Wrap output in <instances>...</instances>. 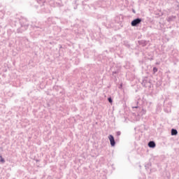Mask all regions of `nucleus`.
I'll list each match as a JSON object with an SVG mask.
<instances>
[{"instance_id": "obj_11", "label": "nucleus", "mask_w": 179, "mask_h": 179, "mask_svg": "<svg viewBox=\"0 0 179 179\" xmlns=\"http://www.w3.org/2000/svg\"><path fill=\"white\" fill-rule=\"evenodd\" d=\"M176 19H177V16L171 15V16L168 17L167 22H169L170 23L171 22H174V20H176Z\"/></svg>"}, {"instance_id": "obj_3", "label": "nucleus", "mask_w": 179, "mask_h": 179, "mask_svg": "<svg viewBox=\"0 0 179 179\" xmlns=\"http://www.w3.org/2000/svg\"><path fill=\"white\" fill-rule=\"evenodd\" d=\"M113 0H101L96 3L98 8H110L113 5Z\"/></svg>"}, {"instance_id": "obj_15", "label": "nucleus", "mask_w": 179, "mask_h": 179, "mask_svg": "<svg viewBox=\"0 0 179 179\" xmlns=\"http://www.w3.org/2000/svg\"><path fill=\"white\" fill-rule=\"evenodd\" d=\"M123 45L124 47H127V48H131V44H129V42L128 41H124L123 42Z\"/></svg>"}, {"instance_id": "obj_12", "label": "nucleus", "mask_w": 179, "mask_h": 179, "mask_svg": "<svg viewBox=\"0 0 179 179\" xmlns=\"http://www.w3.org/2000/svg\"><path fill=\"white\" fill-rule=\"evenodd\" d=\"M178 131H177V129H171V135L172 136H176L178 135Z\"/></svg>"}, {"instance_id": "obj_8", "label": "nucleus", "mask_w": 179, "mask_h": 179, "mask_svg": "<svg viewBox=\"0 0 179 179\" xmlns=\"http://www.w3.org/2000/svg\"><path fill=\"white\" fill-rule=\"evenodd\" d=\"M138 43L139 45H141V47H146L149 43V41L140 40V41H138Z\"/></svg>"}, {"instance_id": "obj_16", "label": "nucleus", "mask_w": 179, "mask_h": 179, "mask_svg": "<svg viewBox=\"0 0 179 179\" xmlns=\"http://www.w3.org/2000/svg\"><path fill=\"white\" fill-rule=\"evenodd\" d=\"M124 0H112V4L113 3H121V2H123Z\"/></svg>"}, {"instance_id": "obj_21", "label": "nucleus", "mask_w": 179, "mask_h": 179, "mask_svg": "<svg viewBox=\"0 0 179 179\" xmlns=\"http://www.w3.org/2000/svg\"><path fill=\"white\" fill-rule=\"evenodd\" d=\"M121 135V131H118L116 132V136H120Z\"/></svg>"}, {"instance_id": "obj_26", "label": "nucleus", "mask_w": 179, "mask_h": 179, "mask_svg": "<svg viewBox=\"0 0 179 179\" xmlns=\"http://www.w3.org/2000/svg\"><path fill=\"white\" fill-rule=\"evenodd\" d=\"M132 12L133 13H136V11L135 10V9H132Z\"/></svg>"}, {"instance_id": "obj_22", "label": "nucleus", "mask_w": 179, "mask_h": 179, "mask_svg": "<svg viewBox=\"0 0 179 179\" xmlns=\"http://www.w3.org/2000/svg\"><path fill=\"white\" fill-rule=\"evenodd\" d=\"M149 166H150V164H146V165L145 166V169L149 170Z\"/></svg>"}, {"instance_id": "obj_13", "label": "nucleus", "mask_w": 179, "mask_h": 179, "mask_svg": "<svg viewBox=\"0 0 179 179\" xmlns=\"http://www.w3.org/2000/svg\"><path fill=\"white\" fill-rule=\"evenodd\" d=\"M72 2V4L73 6V9L76 10L78 9V0H71Z\"/></svg>"}, {"instance_id": "obj_5", "label": "nucleus", "mask_w": 179, "mask_h": 179, "mask_svg": "<svg viewBox=\"0 0 179 179\" xmlns=\"http://www.w3.org/2000/svg\"><path fill=\"white\" fill-rule=\"evenodd\" d=\"M142 18L141 17H137V18H135L134 20H133L131 22V26L132 27H138V26H139V24H142Z\"/></svg>"}, {"instance_id": "obj_9", "label": "nucleus", "mask_w": 179, "mask_h": 179, "mask_svg": "<svg viewBox=\"0 0 179 179\" xmlns=\"http://www.w3.org/2000/svg\"><path fill=\"white\" fill-rule=\"evenodd\" d=\"M148 146L150 149H155L156 148V143L154 141H150L148 142Z\"/></svg>"}, {"instance_id": "obj_20", "label": "nucleus", "mask_w": 179, "mask_h": 179, "mask_svg": "<svg viewBox=\"0 0 179 179\" xmlns=\"http://www.w3.org/2000/svg\"><path fill=\"white\" fill-rule=\"evenodd\" d=\"M152 71H153L154 73H156V72H157V71H158L157 67H153Z\"/></svg>"}, {"instance_id": "obj_4", "label": "nucleus", "mask_w": 179, "mask_h": 179, "mask_svg": "<svg viewBox=\"0 0 179 179\" xmlns=\"http://www.w3.org/2000/svg\"><path fill=\"white\" fill-rule=\"evenodd\" d=\"M141 85L143 87H148V89H150V87H152V81L150 78L148 76L143 77Z\"/></svg>"}, {"instance_id": "obj_23", "label": "nucleus", "mask_w": 179, "mask_h": 179, "mask_svg": "<svg viewBox=\"0 0 179 179\" xmlns=\"http://www.w3.org/2000/svg\"><path fill=\"white\" fill-rule=\"evenodd\" d=\"M1 15H5V11L3 10H1L0 11Z\"/></svg>"}, {"instance_id": "obj_29", "label": "nucleus", "mask_w": 179, "mask_h": 179, "mask_svg": "<svg viewBox=\"0 0 179 179\" xmlns=\"http://www.w3.org/2000/svg\"><path fill=\"white\" fill-rule=\"evenodd\" d=\"M38 162H40V160L36 159V163Z\"/></svg>"}, {"instance_id": "obj_10", "label": "nucleus", "mask_w": 179, "mask_h": 179, "mask_svg": "<svg viewBox=\"0 0 179 179\" xmlns=\"http://www.w3.org/2000/svg\"><path fill=\"white\" fill-rule=\"evenodd\" d=\"M102 24H103V26H106V27H108V29H111V27H114L115 26V24H114V22H108V26L106 22H103Z\"/></svg>"}, {"instance_id": "obj_19", "label": "nucleus", "mask_w": 179, "mask_h": 179, "mask_svg": "<svg viewBox=\"0 0 179 179\" xmlns=\"http://www.w3.org/2000/svg\"><path fill=\"white\" fill-rule=\"evenodd\" d=\"M108 103H110V104L113 103V98L111 96H109L108 98Z\"/></svg>"}, {"instance_id": "obj_2", "label": "nucleus", "mask_w": 179, "mask_h": 179, "mask_svg": "<svg viewBox=\"0 0 179 179\" xmlns=\"http://www.w3.org/2000/svg\"><path fill=\"white\" fill-rule=\"evenodd\" d=\"M20 27L17 29V33L22 34L23 31H26L29 27V23H27V19L21 18L19 20Z\"/></svg>"}, {"instance_id": "obj_28", "label": "nucleus", "mask_w": 179, "mask_h": 179, "mask_svg": "<svg viewBox=\"0 0 179 179\" xmlns=\"http://www.w3.org/2000/svg\"><path fill=\"white\" fill-rule=\"evenodd\" d=\"M57 87H58V86H55V87H53V89H55V90H57Z\"/></svg>"}, {"instance_id": "obj_18", "label": "nucleus", "mask_w": 179, "mask_h": 179, "mask_svg": "<svg viewBox=\"0 0 179 179\" xmlns=\"http://www.w3.org/2000/svg\"><path fill=\"white\" fill-rule=\"evenodd\" d=\"M118 73H120V71L119 70H116V71H113V72H112V75L114 76V75H117V74H118Z\"/></svg>"}, {"instance_id": "obj_17", "label": "nucleus", "mask_w": 179, "mask_h": 179, "mask_svg": "<svg viewBox=\"0 0 179 179\" xmlns=\"http://www.w3.org/2000/svg\"><path fill=\"white\" fill-rule=\"evenodd\" d=\"M0 163H5V159L2 157V155H0Z\"/></svg>"}, {"instance_id": "obj_27", "label": "nucleus", "mask_w": 179, "mask_h": 179, "mask_svg": "<svg viewBox=\"0 0 179 179\" xmlns=\"http://www.w3.org/2000/svg\"><path fill=\"white\" fill-rule=\"evenodd\" d=\"M85 58H89V56H86V54L84 55Z\"/></svg>"}, {"instance_id": "obj_6", "label": "nucleus", "mask_w": 179, "mask_h": 179, "mask_svg": "<svg viewBox=\"0 0 179 179\" xmlns=\"http://www.w3.org/2000/svg\"><path fill=\"white\" fill-rule=\"evenodd\" d=\"M108 139H109V142L110 143V146L112 148H114V146H115V138H114V136H113L112 134H110L108 136Z\"/></svg>"}, {"instance_id": "obj_7", "label": "nucleus", "mask_w": 179, "mask_h": 179, "mask_svg": "<svg viewBox=\"0 0 179 179\" xmlns=\"http://www.w3.org/2000/svg\"><path fill=\"white\" fill-rule=\"evenodd\" d=\"M114 23H117L120 24L122 22V15H116L113 20Z\"/></svg>"}, {"instance_id": "obj_1", "label": "nucleus", "mask_w": 179, "mask_h": 179, "mask_svg": "<svg viewBox=\"0 0 179 179\" xmlns=\"http://www.w3.org/2000/svg\"><path fill=\"white\" fill-rule=\"evenodd\" d=\"M137 106H132V108H136V111L138 113V115H145L148 110H152V102L148 101H143L142 105L137 101Z\"/></svg>"}, {"instance_id": "obj_25", "label": "nucleus", "mask_w": 179, "mask_h": 179, "mask_svg": "<svg viewBox=\"0 0 179 179\" xmlns=\"http://www.w3.org/2000/svg\"><path fill=\"white\" fill-rule=\"evenodd\" d=\"M119 89H122V83H120V85L119 86Z\"/></svg>"}, {"instance_id": "obj_14", "label": "nucleus", "mask_w": 179, "mask_h": 179, "mask_svg": "<svg viewBox=\"0 0 179 179\" xmlns=\"http://www.w3.org/2000/svg\"><path fill=\"white\" fill-rule=\"evenodd\" d=\"M35 29H38V30L39 31H44L45 27L44 26H43V25H41L40 27H38V26H35Z\"/></svg>"}, {"instance_id": "obj_24", "label": "nucleus", "mask_w": 179, "mask_h": 179, "mask_svg": "<svg viewBox=\"0 0 179 179\" xmlns=\"http://www.w3.org/2000/svg\"><path fill=\"white\" fill-rule=\"evenodd\" d=\"M90 9H96V6H92L90 7Z\"/></svg>"}]
</instances>
